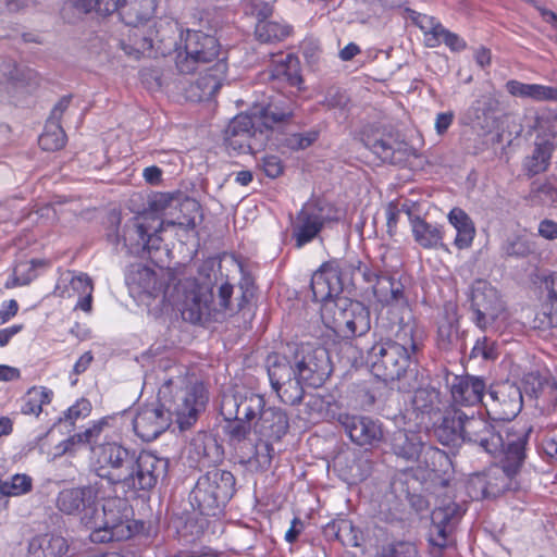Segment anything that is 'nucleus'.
Listing matches in <instances>:
<instances>
[{"instance_id":"f257e3e1","label":"nucleus","mask_w":557,"mask_h":557,"mask_svg":"<svg viewBox=\"0 0 557 557\" xmlns=\"http://www.w3.org/2000/svg\"><path fill=\"white\" fill-rule=\"evenodd\" d=\"M208 401L202 383L188 384L182 375L166 379L158 392V403L141 407L133 420L136 435L151 442L169 429L174 420L187 430L198 420Z\"/></svg>"},{"instance_id":"f03ea898","label":"nucleus","mask_w":557,"mask_h":557,"mask_svg":"<svg viewBox=\"0 0 557 557\" xmlns=\"http://www.w3.org/2000/svg\"><path fill=\"white\" fill-rule=\"evenodd\" d=\"M287 347L288 355L273 354L268 357V375L281 401L296 406L305 398V386H322L333 368L329 350L321 345L300 343Z\"/></svg>"},{"instance_id":"7ed1b4c3","label":"nucleus","mask_w":557,"mask_h":557,"mask_svg":"<svg viewBox=\"0 0 557 557\" xmlns=\"http://www.w3.org/2000/svg\"><path fill=\"white\" fill-rule=\"evenodd\" d=\"M170 461L152 451L136 453L115 442L92 447V467L100 479L125 492L151 491L168 476Z\"/></svg>"},{"instance_id":"20e7f679","label":"nucleus","mask_w":557,"mask_h":557,"mask_svg":"<svg viewBox=\"0 0 557 557\" xmlns=\"http://www.w3.org/2000/svg\"><path fill=\"white\" fill-rule=\"evenodd\" d=\"M377 326L391 331L394 339L380 338L369 348L367 363L374 376L384 382L399 381L416 361V356L423 346L424 332L418 325L411 312L398 317L394 309L381 315Z\"/></svg>"},{"instance_id":"39448f33","label":"nucleus","mask_w":557,"mask_h":557,"mask_svg":"<svg viewBox=\"0 0 557 557\" xmlns=\"http://www.w3.org/2000/svg\"><path fill=\"white\" fill-rule=\"evenodd\" d=\"M437 441L448 447L458 448L468 444L495 456L503 444V436L485 416L474 409L447 410L434 428Z\"/></svg>"},{"instance_id":"423d86ee","label":"nucleus","mask_w":557,"mask_h":557,"mask_svg":"<svg viewBox=\"0 0 557 557\" xmlns=\"http://www.w3.org/2000/svg\"><path fill=\"white\" fill-rule=\"evenodd\" d=\"M236 493V478L227 470L213 468L201 474L190 492V504L201 515L216 517Z\"/></svg>"},{"instance_id":"0eeeda50","label":"nucleus","mask_w":557,"mask_h":557,"mask_svg":"<svg viewBox=\"0 0 557 557\" xmlns=\"http://www.w3.org/2000/svg\"><path fill=\"white\" fill-rule=\"evenodd\" d=\"M321 318L329 329L345 337L362 336L371 329L370 308L346 297L335 298L334 302L322 306Z\"/></svg>"},{"instance_id":"6e6552de","label":"nucleus","mask_w":557,"mask_h":557,"mask_svg":"<svg viewBox=\"0 0 557 557\" xmlns=\"http://www.w3.org/2000/svg\"><path fill=\"white\" fill-rule=\"evenodd\" d=\"M126 39L119 41L124 53L138 60L141 57H151L153 53L164 54L168 49L176 45L174 34L176 24L168 20H160L154 23V28L145 29L140 25H129Z\"/></svg>"},{"instance_id":"1a4fd4ad","label":"nucleus","mask_w":557,"mask_h":557,"mask_svg":"<svg viewBox=\"0 0 557 557\" xmlns=\"http://www.w3.org/2000/svg\"><path fill=\"white\" fill-rule=\"evenodd\" d=\"M339 219V210L334 205L320 198L308 200L292 220L290 238L295 248L301 249L312 243L327 223Z\"/></svg>"},{"instance_id":"9d476101","label":"nucleus","mask_w":557,"mask_h":557,"mask_svg":"<svg viewBox=\"0 0 557 557\" xmlns=\"http://www.w3.org/2000/svg\"><path fill=\"white\" fill-rule=\"evenodd\" d=\"M91 532L92 543L123 541L132 536L128 519L127 502L120 497H111L103 502L101 511L97 508L95 517L87 525Z\"/></svg>"},{"instance_id":"9b49d317","label":"nucleus","mask_w":557,"mask_h":557,"mask_svg":"<svg viewBox=\"0 0 557 557\" xmlns=\"http://www.w3.org/2000/svg\"><path fill=\"white\" fill-rule=\"evenodd\" d=\"M389 448L397 459L407 463H417L418 468L437 471L446 458L443 450L425 444L421 435L411 430L398 429L389 436Z\"/></svg>"},{"instance_id":"f8f14e48","label":"nucleus","mask_w":557,"mask_h":557,"mask_svg":"<svg viewBox=\"0 0 557 557\" xmlns=\"http://www.w3.org/2000/svg\"><path fill=\"white\" fill-rule=\"evenodd\" d=\"M169 288L163 292L164 299L172 305H181L182 317L193 324H203L215 318L213 288L209 283H199L196 280H186L178 285L182 299L175 301L169 296Z\"/></svg>"},{"instance_id":"ddd939ff","label":"nucleus","mask_w":557,"mask_h":557,"mask_svg":"<svg viewBox=\"0 0 557 557\" xmlns=\"http://www.w3.org/2000/svg\"><path fill=\"white\" fill-rule=\"evenodd\" d=\"M220 48L214 36L201 30H187L184 47L177 50L175 66L181 74H193L220 60Z\"/></svg>"},{"instance_id":"4468645a","label":"nucleus","mask_w":557,"mask_h":557,"mask_svg":"<svg viewBox=\"0 0 557 557\" xmlns=\"http://www.w3.org/2000/svg\"><path fill=\"white\" fill-rule=\"evenodd\" d=\"M71 2L84 13L95 11L100 15H109L119 12L126 25H143L152 17L157 8L156 0H71Z\"/></svg>"},{"instance_id":"2eb2a0df","label":"nucleus","mask_w":557,"mask_h":557,"mask_svg":"<svg viewBox=\"0 0 557 557\" xmlns=\"http://www.w3.org/2000/svg\"><path fill=\"white\" fill-rule=\"evenodd\" d=\"M269 136L252 114H238L231 120L224 131V144L227 150L237 154L256 153L262 150Z\"/></svg>"},{"instance_id":"dca6fc26","label":"nucleus","mask_w":557,"mask_h":557,"mask_svg":"<svg viewBox=\"0 0 557 557\" xmlns=\"http://www.w3.org/2000/svg\"><path fill=\"white\" fill-rule=\"evenodd\" d=\"M469 300L471 320L482 331L492 326L505 311L498 290L485 280L472 283Z\"/></svg>"},{"instance_id":"f3484780","label":"nucleus","mask_w":557,"mask_h":557,"mask_svg":"<svg viewBox=\"0 0 557 557\" xmlns=\"http://www.w3.org/2000/svg\"><path fill=\"white\" fill-rule=\"evenodd\" d=\"M148 226L141 218H129L121 225V216L116 212L108 215V226L106 228L107 240L119 251L125 249L127 253L144 256V240L147 236Z\"/></svg>"},{"instance_id":"a211bd4d","label":"nucleus","mask_w":557,"mask_h":557,"mask_svg":"<svg viewBox=\"0 0 557 557\" xmlns=\"http://www.w3.org/2000/svg\"><path fill=\"white\" fill-rule=\"evenodd\" d=\"M360 140L382 162L395 165L407 159V144L385 127L364 126L360 133Z\"/></svg>"},{"instance_id":"6ab92c4d","label":"nucleus","mask_w":557,"mask_h":557,"mask_svg":"<svg viewBox=\"0 0 557 557\" xmlns=\"http://www.w3.org/2000/svg\"><path fill=\"white\" fill-rule=\"evenodd\" d=\"M532 432V426L513 424L506 431L499 451L493 456L498 458L500 466L508 475H517L527 459V446Z\"/></svg>"},{"instance_id":"aec40b11","label":"nucleus","mask_w":557,"mask_h":557,"mask_svg":"<svg viewBox=\"0 0 557 557\" xmlns=\"http://www.w3.org/2000/svg\"><path fill=\"white\" fill-rule=\"evenodd\" d=\"M99 490L91 484L65 487L61 490L55 498V507L59 511L67 516H81V520L85 525L97 511V502Z\"/></svg>"},{"instance_id":"412c9836","label":"nucleus","mask_w":557,"mask_h":557,"mask_svg":"<svg viewBox=\"0 0 557 557\" xmlns=\"http://www.w3.org/2000/svg\"><path fill=\"white\" fill-rule=\"evenodd\" d=\"M486 411L496 420L510 421L523 407L522 388L516 382L504 381L492 385L488 400L484 403Z\"/></svg>"},{"instance_id":"4be33fe9","label":"nucleus","mask_w":557,"mask_h":557,"mask_svg":"<svg viewBox=\"0 0 557 557\" xmlns=\"http://www.w3.org/2000/svg\"><path fill=\"white\" fill-rule=\"evenodd\" d=\"M466 508L454 500H442L431 513L430 545L440 550L448 546L449 536L460 522Z\"/></svg>"},{"instance_id":"5701e85b","label":"nucleus","mask_w":557,"mask_h":557,"mask_svg":"<svg viewBox=\"0 0 557 557\" xmlns=\"http://www.w3.org/2000/svg\"><path fill=\"white\" fill-rule=\"evenodd\" d=\"M264 407L265 400L262 395L251 391H236L222 395L220 413L225 421L240 419L250 422L261 414Z\"/></svg>"},{"instance_id":"b1692460","label":"nucleus","mask_w":557,"mask_h":557,"mask_svg":"<svg viewBox=\"0 0 557 557\" xmlns=\"http://www.w3.org/2000/svg\"><path fill=\"white\" fill-rule=\"evenodd\" d=\"M337 422L350 441L358 446L373 447L383 440L381 422L371 417L342 412L337 416Z\"/></svg>"},{"instance_id":"393cba45","label":"nucleus","mask_w":557,"mask_h":557,"mask_svg":"<svg viewBox=\"0 0 557 557\" xmlns=\"http://www.w3.org/2000/svg\"><path fill=\"white\" fill-rule=\"evenodd\" d=\"M447 385L451 396L448 410L473 409L479 404L484 405L486 382L483 377L470 374L454 375L451 380L447 377Z\"/></svg>"},{"instance_id":"a878e982","label":"nucleus","mask_w":557,"mask_h":557,"mask_svg":"<svg viewBox=\"0 0 557 557\" xmlns=\"http://www.w3.org/2000/svg\"><path fill=\"white\" fill-rule=\"evenodd\" d=\"M197 72H200V75L185 89V97L194 102L207 101L221 88L227 72V63L225 60H218L212 65Z\"/></svg>"},{"instance_id":"bb28decb","label":"nucleus","mask_w":557,"mask_h":557,"mask_svg":"<svg viewBox=\"0 0 557 557\" xmlns=\"http://www.w3.org/2000/svg\"><path fill=\"white\" fill-rule=\"evenodd\" d=\"M373 295L381 304L394 309L398 317L411 312L407 307L405 289L403 283L396 278L388 270L381 271L375 284L372 286Z\"/></svg>"},{"instance_id":"cd10ccee","label":"nucleus","mask_w":557,"mask_h":557,"mask_svg":"<svg viewBox=\"0 0 557 557\" xmlns=\"http://www.w3.org/2000/svg\"><path fill=\"white\" fill-rule=\"evenodd\" d=\"M295 109L294 100L284 95H276L265 106L255 108L251 114L269 135L275 125L288 122L293 117Z\"/></svg>"},{"instance_id":"c85d7f7f","label":"nucleus","mask_w":557,"mask_h":557,"mask_svg":"<svg viewBox=\"0 0 557 557\" xmlns=\"http://www.w3.org/2000/svg\"><path fill=\"white\" fill-rule=\"evenodd\" d=\"M557 148V133L539 134L530 154L522 161V170L529 177H533L548 170L554 150Z\"/></svg>"},{"instance_id":"c756f323","label":"nucleus","mask_w":557,"mask_h":557,"mask_svg":"<svg viewBox=\"0 0 557 557\" xmlns=\"http://www.w3.org/2000/svg\"><path fill=\"white\" fill-rule=\"evenodd\" d=\"M125 283L132 294H147L151 297H158L163 287L156 271L141 262L132 263L126 268Z\"/></svg>"},{"instance_id":"7c9ffc66","label":"nucleus","mask_w":557,"mask_h":557,"mask_svg":"<svg viewBox=\"0 0 557 557\" xmlns=\"http://www.w3.org/2000/svg\"><path fill=\"white\" fill-rule=\"evenodd\" d=\"M253 430L261 438L278 442L289 430L288 414L282 408L264 407Z\"/></svg>"},{"instance_id":"2f4dec72","label":"nucleus","mask_w":557,"mask_h":557,"mask_svg":"<svg viewBox=\"0 0 557 557\" xmlns=\"http://www.w3.org/2000/svg\"><path fill=\"white\" fill-rule=\"evenodd\" d=\"M337 280L330 261L321 264L311 276L312 299L317 302H322V306L326 302H334L335 299L333 297L338 298L341 294Z\"/></svg>"},{"instance_id":"473e14b6","label":"nucleus","mask_w":557,"mask_h":557,"mask_svg":"<svg viewBox=\"0 0 557 557\" xmlns=\"http://www.w3.org/2000/svg\"><path fill=\"white\" fill-rule=\"evenodd\" d=\"M69 550L66 537L57 533H42L29 540L27 557H64Z\"/></svg>"},{"instance_id":"72a5a7b5","label":"nucleus","mask_w":557,"mask_h":557,"mask_svg":"<svg viewBox=\"0 0 557 557\" xmlns=\"http://www.w3.org/2000/svg\"><path fill=\"white\" fill-rule=\"evenodd\" d=\"M411 407L420 423L431 421L433 416L441 412V392L431 385L417 388L411 398Z\"/></svg>"},{"instance_id":"f704fd0d","label":"nucleus","mask_w":557,"mask_h":557,"mask_svg":"<svg viewBox=\"0 0 557 557\" xmlns=\"http://www.w3.org/2000/svg\"><path fill=\"white\" fill-rule=\"evenodd\" d=\"M323 533L329 540H336L344 546L361 547L364 542L362 531L357 529L348 519H335L329 522Z\"/></svg>"},{"instance_id":"c9c22d12","label":"nucleus","mask_w":557,"mask_h":557,"mask_svg":"<svg viewBox=\"0 0 557 557\" xmlns=\"http://www.w3.org/2000/svg\"><path fill=\"white\" fill-rule=\"evenodd\" d=\"M410 216L411 231L414 240L424 249H437L443 246L442 226L426 222L419 215Z\"/></svg>"},{"instance_id":"e433bc0d","label":"nucleus","mask_w":557,"mask_h":557,"mask_svg":"<svg viewBox=\"0 0 557 557\" xmlns=\"http://www.w3.org/2000/svg\"><path fill=\"white\" fill-rule=\"evenodd\" d=\"M506 90L512 97L531 99L533 101H557V88L541 84H525L510 79L505 85Z\"/></svg>"},{"instance_id":"4c0bfd02","label":"nucleus","mask_w":557,"mask_h":557,"mask_svg":"<svg viewBox=\"0 0 557 557\" xmlns=\"http://www.w3.org/2000/svg\"><path fill=\"white\" fill-rule=\"evenodd\" d=\"M459 332L458 307L453 301L444 304L438 320L437 338L442 348H448L457 338Z\"/></svg>"},{"instance_id":"58836bf2","label":"nucleus","mask_w":557,"mask_h":557,"mask_svg":"<svg viewBox=\"0 0 557 557\" xmlns=\"http://www.w3.org/2000/svg\"><path fill=\"white\" fill-rule=\"evenodd\" d=\"M498 102L488 96H483L475 100L471 107V115L474 125L484 133L492 132L497 124Z\"/></svg>"},{"instance_id":"ea45409f","label":"nucleus","mask_w":557,"mask_h":557,"mask_svg":"<svg viewBox=\"0 0 557 557\" xmlns=\"http://www.w3.org/2000/svg\"><path fill=\"white\" fill-rule=\"evenodd\" d=\"M448 221L457 232L455 245L459 249L470 247L475 236V227L469 214L465 210L456 207L448 213Z\"/></svg>"},{"instance_id":"a19ab883","label":"nucleus","mask_w":557,"mask_h":557,"mask_svg":"<svg viewBox=\"0 0 557 557\" xmlns=\"http://www.w3.org/2000/svg\"><path fill=\"white\" fill-rule=\"evenodd\" d=\"M293 27L286 23L270 21H260L256 23L255 36L257 40L263 44L280 42L290 36Z\"/></svg>"},{"instance_id":"79ce46f5","label":"nucleus","mask_w":557,"mask_h":557,"mask_svg":"<svg viewBox=\"0 0 557 557\" xmlns=\"http://www.w3.org/2000/svg\"><path fill=\"white\" fill-rule=\"evenodd\" d=\"M273 79L285 81L292 87H300L302 76L300 74L299 59L294 54H287L284 60L280 61L271 71Z\"/></svg>"},{"instance_id":"37998d69","label":"nucleus","mask_w":557,"mask_h":557,"mask_svg":"<svg viewBox=\"0 0 557 557\" xmlns=\"http://www.w3.org/2000/svg\"><path fill=\"white\" fill-rule=\"evenodd\" d=\"M406 12L412 23L423 32L425 46L429 48L438 47L437 34L440 32L438 28H442L443 25L435 17L419 13L412 9L407 8Z\"/></svg>"},{"instance_id":"c03bdc74","label":"nucleus","mask_w":557,"mask_h":557,"mask_svg":"<svg viewBox=\"0 0 557 557\" xmlns=\"http://www.w3.org/2000/svg\"><path fill=\"white\" fill-rule=\"evenodd\" d=\"M330 262L332 263L335 276L338 278L337 285H339L341 293L344 290L351 293L358 288L357 260H331Z\"/></svg>"},{"instance_id":"a18cd8bd","label":"nucleus","mask_w":557,"mask_h":557,"mask_svg":"<svg viewBox=\"0 0 557 557\" xmlns=\"http://www.w3.org/2000/svg\"><path fill=\"white\" fill-rule=\"evenodd\" d=\"M52 395V391L44 386L29 388L23 397L21 412L23 414H35L38 417L42 411V406L51 401Z\"/></svg>"},{"instance_id":"49530a36","label":"nucleus","mask_w":557,"mask_h":557,"mask_svg":"<svg viewBox=\"0 0 557 557\" xmlns=\"http://www.w3.org/2000/svg\"><path fill=\"white\" fill-rule=\"evenodd\" d=\"M530 197L533 202L557 207V177H548L543 183L533 182Z\"/></svg>"},{"instance_id":"de8ad7c7","label":"nucleus","mask_w":557,"mask_h":557,"mask_svg":"<svg viewBox=\"0 0 557 557\" xmlns=\"http://www.w3.org/2000/svg\"><path fill=\"white\" fill-rule=\"evenodd\" d=\"M66 135L60 123L47 121L38 144L42 150L57 151L64 147Z\"/></svg>"},{"instance_id":"09e8293b","label":"nucleus","mask_w":557,"mask_h":557,"mask_svg":"<svg viewBox=\"0 0 557 557\" xmlns=\"http://www.w3.org/2000/svg\"><path fill=\"white\" fill-rule=\"evenodd\" d=\"M536 245L525 236L513 235L508 237L502 245V253L506 258H527L534 253Z\"/></svg>"},{"instance_id":"8fccbe9b","label":"nucleus","mask_w":557,"mask_h":557,"mask_svg":"<svg viewBox=\"0 0 557 557\" xmlns=\"http://www.w3.org/2000/svg\"><path fill=\"white\" fill-rule=\"evenodd\" d=\"M274 448L270 441L261 438L253 445V454L248 457H240V462L255 467L257 470H268L272 463Z\"/></svg>"},{"instance_id":"3c124183","label":"nucleus","mask_w":557,"mask_h":557,"mask_svg":"<svg viewBox=\"0 0 557 557\" xmlns=\"http://www.w3.org/2000/svg\"><path fill=\"white\" fill-rule=\"evenodd\" d=\"M486 483L490 498H495L510 488L511 480L515 475H508L498 465H494L485 470Z\"/></svg>"},{"instance_id":"603ef678","label":"nucleus","mask_w":557,"mask_h":557,"mask_svg":"<svg viewBox=\"0 0 557 557\" xmlns=\"http://www.w3.org/2000/svg\"><path fill=\"white\" fill-rule=\"evenodd\" d=\"M195 450L208 465L216 463L223 459L224 450L222 445L212 435H203L194 443Z\"/></svg>"},{"instance_id":"864d4df0","label":"nucleus","mask_w":557,"mask_h":557,"mask_svg":"<svg viewBox=\"0 0 557 557\" xmlns=\"http://www.w3.org/2000/svg\"><path fill=\"white\" fill-rule=\"evenodd\" d=\"M33 488V479L24 473L14 474L10 480H0V498L10 496H21L27 494Z\"/></svg>"},{"instance_id":"5fc2aeb1","label":"nucleus","mask_w":557,"mask_h":557,"mask_svg":"<svg viewBox=\"0 0 557 557\" xmlns=\"http://www.w3.org/2000/svg\"><path fill=\"white\" fill-rule=\"evenodd\" d=\"M533 329L540 331H554L557 333V302H547L535 313L532 321Z\"/></svg>"},{"instance_id":"6e6d98bb","label":"nucleus","mask_w":557,"mask_h":557,"mask_svg":"<svg viewBox=\"0 0 557 557\" xmlns=\"http://www.w3.org/2000/svg\"><path fill=\"white\" fill-rule=\"evenodd\" d=\"M549 382V379L542 377L537 372L525 373L521 382L522 396L525 395L537 403L544 394V386Z\"/></svg>"},{"instance_id":"4d7b16f0","label":"nucleus","mask_w":557,"mask_h":557,"mask_svg":"<svg viewBox=\"0 0 557 557\" xmlns=\"http://www.w3.org/2000/svg\"><path fill=\"white\" fill-rule=\"evenodd\" d=\"M91 411V404L86 398L78 399L73 406L67 408L63 412V416L59 418V424H65L66 426L73 428L76 420L79 418H86Z\"/></svg>"},{"instance_id":"13d9d810","label":"nucleus","mask_w":557,"mask_h":557,"mask_svg":"<svg viewBox=\"0 0 557 557\" xmlns=\"http://www.w3.org/2000/svg\"><path fill=\"white\" fill-rule=\"evenodd\" d=\"M380 557H418V549L409 541H395L382 547Z\"/></svg>"},{"instance_id":"bf43d9fd","label":"nucleus","mask_w":557,"mask_h":557,"mask_svg":"<svg viewBox=\"0 0 557 557\" xmlns=\"http://www.w3.org/2000/svg\"><path fill=\"white\" fill-rule=\"evenodd\" d=\"M227 422L228 424L225 426V433L227 434L231 444L237 448V445L244 443L250 434L251 425L249 421L240 419Z\"/></svg>"},{"instance_id":"052dcab7","label":"nucleus","mask_w":557,"mask_h":557,"mask_svg":"<svg viewBox=\"0 0 557 557\" xmlns=\"http://www.w3.org/2000/svg\"><path fill=\"white\" fill-rule=\"evenodd\" d=\"M330 401L319 394H310L305 403L308 420L320 419L327 411Z\"/></svg>"},{"instance_id":"680f3d73","label":"nucleus","mask_w":557,"mask_h":557,"mask_svg":"<svg viewBox=\"0 0 557 557\" xmlns=\"http://www.w3.org/2000/svg\"><path fill=\"white\" fill-rule=\"evenodd\" d=\"M471 357L484 360H495L498 357V346L495 341L483 336L479 338L471 350Z\"/></svg>"},{"instance_id":"e2e57ef3","label":"nucleus","mask_w":557,"mask_h":557,"mask_svg":"<svg viewBox=\"0 0 557 557\" xmlns=\"http://www.w3.org/2000/svg\"><path fill=\"white\" fill-rule=\"evenodd\" d=\"M467 492L472 499L490 498L485 471L472 474L467 483Z\"/></svg>"},{"instance_id":"0e129e2a","label":"nucleus","mask_w":557,"mask_h":557,"mask_svg":"<svg viewBox=\"0 0 557 557\" xmlns=\"http://www.w3.org/2000/svg\"><path fill=\"white\" fill-rule=\"evenodd\" d=\"M246 14L252 15L257 22L268 20L273 13V7L263 0H243Z\"/></svg>"},{"instance_id":"69168bd1","label":"nucleus","mask_w":557,"mask_h":557,"mask_svg":"<svg viewBox=\"0 0 557 557\" xmlns=\"http://www.w3.org/2000/svg\"><path fill=\"white\" fill-rule=\"evenodd\" d=\"M319 137L318 131L294 133L285 138V146L292 150H302L311 146Z\"/></svg>"},{"instance_id":"338daca9","label":"nucleus","mask_w":557,"mask_h":557,"mask_svg":"<svg viewBox=\"0 0 557 557\" xmlns=\"http://www.w3.org/2000/svg\"><path fill=\"white\" fill-rule=\"evenodd\" d=\"M234 293V286L228 282L222 283L218 288V301L215 305V315L225 313L226 311H237L232 305V296Z\"/></svg>"},{"instance_id":"774afa93","label":"nucleus","mask_w":557,"mask_h":557,"mask_svg":"<svg viewBox=\"0 0 557 557\" xmlns=\"http://www.w3.org/2000/svg\"><path fill=\"white\" fill-rule=\"evenodd\" d=\"M536 406L545 410L547 413L557 412V383L550 380L544 386V394L536 403Z\"/></svg>"}]
</instances>
